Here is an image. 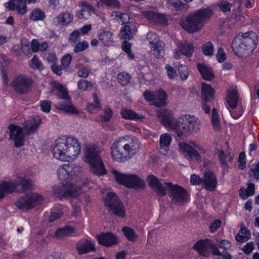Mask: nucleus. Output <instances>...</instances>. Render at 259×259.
<instances>
[{
  "mask_svg": "<svg viewBox=\"0 0 259 259\" xmlns=\"http://www.w3.org/2000/svg\"><path fill=\"white\" fill-rule=\"evenodd\" d=\"M167 96L165 91L160 90L158 91L157 97L154 101V105L158 107L164 106L166 104Z\"/></svg>",
  "mask_w": 259,
  "mask_h": 259,
  "instance_id": "obj_29",
  "label": "nucleus"
},
{
  "mask_svg": "<svg viewBox=\"0 0 259 259\" xmlns=\"http://www.w3.org/2000/svg\"><path fill=\"white\" fill-rule=\"evenodd\" d=\"M201 94L203 101L211 102L214 98V90L210 85L203 82L201 83Z\"/></svg>",
  "mask_w": 259,
  "mask_h": 259,
  "instance_id": "obj_24",
  "label": "nucleus"
},
{
  "mask_svg": "<svg viewBox=\"0 0 259 259\" xmlns=\"http://www.w3.org/2000/svg\"><path fill=\"white\" fill-rule=\"evenodd\" d=\"M98 241L100 244L108 247L117 244L118 238L113 234L107 232L98 236Z\"/></svg>",
  "mask_w": 259,
  "mask_h": 259,
  "instance_id": "obj_19",
  "label": "nucleus"
},
{
  "mask_svg": "<svg viewBox=\"0 0 259 259\" xmlns=\"http://www.w3.org/2000/svg\"><path fill=\"white\" fill-rule=\"evenodd\" d=\"M171 141V137L169 134H162L160 138V148L166 152L169 149V146Z\"/></svg>",
  "mask_w": 259,
  "mask_h": 259,
  "instance_id": "obj_31",
  "label": "nucleus"
},
{
  "mask_svg": "<svg viewBox=\"0 0 259 259\" xmlns=\"http://www.w3.org/2000/svg\"><path fill=\"white\" fill-rule=\"evenodd\" d=\"M17 185L9 182H4L0 184V199L5 196L4 193L13 192L16 189Z\"/></svg>",
  "mask_w": 259,
  "mask_h": 259,
  "instance_id": "obj_27",
  "label": "nucleus"
},
{
  "mask_svg": "<svg viewBox=\"0 0 259 259\" xmlns=\"http://www.w3.org/2000/svg\"><path fill=\"white\" fill-rule=\"evenodd\" d=\"M203 53L205 55L210 56L213 55V48L211 42H207L203 48Z\"/></svg>",
  "mask_w": 259,
  "mask_h": 259,
  "instance_id": "obj_53",
  "label": "nucleus"
},
{
  "mask_svg": "<svg viewBox=\"0 0 259 259\" xmlns=\"http://www.w3.org/2000/svg\"><path fill=\"white\" fill-rule=\"evenodd\" d=\"M147 180L149 185L158 195L164 196L166 191H168L171 201L174 204L182 205L187 201L188 192L182 187L174 185L171 182H165L163 185L159 179L153 175L148 176Z\"/></svg>",
  "mask_w": 259,
  "mask_h": 259,
  "instance_id": "obj_2",
  "label": "nucleus"
},
{
  "mask_svg": "<svg viewBox=\"0 0 259 259\" xmlns=\"http://www.w3.org/2000/svg\"><path fill=\"white\" fill-rule=\"evenodd\" d=\"M20 184L22 186L23 191L31 190L32 189V181L29 179H22L20 180Z\"/></svg>",
  "mask_w": 259,
  "mask_h": 259,
  "instance_id": "obj_47",
  "label": "nucleus"
},
{
  "mask_svg": "<svg viewBox=\"0 0 259 259\" xmlns=\"http://www.w3.org/2000/svg\"><path fill=\"white\" fill-rule=\"evenodd\" d=\"M105 205L107 207L110 213L114 214L118 217H123L125 212L122 202L116 193L110 192L105 198Z\"/></svg>",
  "mask_w": 259,
  "mask_h": 259,
  "instance_id": "obj_10",
  "label": "nucleus"
},
{
  "mask_svg": "<svg viewBox=\"0 0 259 259\" xmlns=\"http://www.w3.org/2000/svg\"><path fill=\"white\" fill-rule=\"evenodd\" d=\"M8 128L10 131V138L14 140L15 146L20 147L23 146L25 137L22 128L14 124H10Z\"/></svg>",
  "mask_w": 259,
  "mask_h": 259,
  "instance_id": "obj_14",
  "label": "nucleus"
},
{
  "mask_svg": "<svg viewBox=\"0 0 259 259\" xmlns=\"http://www.w3.org/2000/svg\"><path fill=\"white\" fill-rule=\"evenodd\" d=\"M257 42V36L254 32L240 33L234 38L232 48L235 55L246 57L256 48Z\"/></svg>",
  "mask_w": 259,
  "mask_h": 259,
  "instance_id": "obj_6",
  "label": "nucleus"
},
{
  "mask_svg": "<svg viewBox=\"0 0 259 259\" xmlns=\"http://www.w3.org/2000/svg\"><path fill=\"white\" fill-rule=\"evenodd\" d=\"M42 200L41 195L36 193H31L20 198L16 201L15 205L20 209L27 210L40 204Z\"/></svg>",
  "mask_w": 259,
  "mask_h": 259,
  "instance_id": "obj_11",
  "label": "nucleus"
},
{
  "mask_svg": "<svg viewBox=\"0 0 259 259\" xmlns=\"http://www.w3.org/2000/svg\"><path fill=\"white\" fill-rule=\"evenodd\" d=\"M167 4L168 7H173L177 11H182L186 7V4L181 0H167Z\"/></svg>",
  "mask_w": 259,
  "mask_h": 259,
  "instance_id": "obj_37",
  "label": "nucleus"
},
{
  "mask_svg": "<svg viewBox=\"0 0 259 259\" xmlns=\"http://www.w3.org/2000/svg\"><path fill=\"white\" fill-rule=\"evenodd\" d=\"M218 7L225 14L229 15L230 14L232 4L228 1H222L218 4Z\"/></svg>",
  "mask_w": 259,
  "mask_h": 259,
  "instance_id": "obj_39",
  "label": "nucleus"
},
{
  "mask_svg": "<svg viewBox=\"0 0 259 259\" xmlns=\"http://www.w3.org/2000/svg\"><path fill=\"white\" fill-rule=\"evenodd\" d=\"M112 33L109 31H104L99 34V40L105 46H109L113 42Z\"/></svg>",
  "mask_w": 259,
  "mask_h": 259,
  "instance_id": "obj_34",
  "label": "nucleus"
},
{
  "mask_svg": "<svg viewBox=\"0 0 259 259\" xmlns=\"http://www.w3.org/2000/svg\"><path fill=\"white\" fill-rule=\"evenodd\" d=\"M122 118L132 120H139L144 118V116L139 115L130 109H123L121 112Z\"/></svg>",
  "mask_w": 259,
  "mask_h": 259,
  "instance_id": "obj_32",
  "label": "nucleus"
},
{
  "mask_svg": "<svg viewBox=\"0 0 259 259\" xmlns=\"http://www.w3.org/2000/svg\"><path fill=\"white\" fill-rule=\"evenodd\" d=\"M111 16L114 19H118L122 23H126L129 21V17L126 13H122L118 11H113Z\"/></svg>",
  "mask_w": 259,
  "mask_h": 259,
  "instance_id": "obj_41",
  "label": "nucleus"
},
{
  "mask_svg": "<svg viewBox=\"0 0 259 259\" xmlns=\"http://www.w3.org/2000/svg\"><path fill=\"white\" fill-rule=\"evenodd\" d=\"M178 47L181 54L187 57H191L194 52V47L192 44L188 42L180 43Z\"/></svg>",
  "mask_w": 259,
  "mask_h": 259,
  "instance_id": "obj_28",
  "label": "nucleus"
},
{
  "mask_svg": "<svg viewBox=\"0 0 259 259\" xmlns=\"http://www.w3.org/2000/svg\"><path fill=\"white\" fill-rule=\"evenodd\" d=\"M197 68L204 79L210 80L214 78L212 69L210 67L203 64L198 63Z\"/></svg>",
  "mask_w": 259,
  "mask_h": 259,
  "instance_id": "obj_26",
  "label": "nucleus"
},
{
  "mask_svg": "<svg viewBox=\"0 0 259 259\" xmlns=\"http://www.w3.org/2000/svg\"><path fill=\"white\" fill-rule=\"evenodd\" d=\"M245 231V235H240V233L237 234L235 236V239L239 242H243L247 241L250 237V234L246 228H241L240 233L243 234V231Z\"/></svg>",
  "mask_w": 259,
  "mask_h": 259,
  "instance_id": "obj_43",
  "label": "nucleus"
},
{
  "mask_svg": "<svg viewBox=\"0 0 259 259\" xmlns=\"http://www.w3.org/2000/svg\"><path fill=\"white\" fill-rule=\"evenodd\" d=\"M41 121L38 116L28 118L23 124V128L26 134L29 135L36 131L40 124Z\"/></svg>",
  "mask_w": 259,
  "mask_h": 259,
  "instance_id": "obj_18",
  "label": "nucleus"
},
{
  "mask_svg": "<svg viewBox=\"0 0 259 259\" xmlns=\"http://www.w3.org/2000/svg\"><path fill=\"white\" fill-rule=\"evenodd\" d=\"M157 115L162 124L174 131L179 139H186L200 129V122L195 116L185 114L177 120L170 110L161 109Z\"/></svg>",
  "mask_w": 259,
  "mask_h": 259,
  "instance_id": "obj_1",
  "label": "nucleus"
},
{
  "mask_svg": "<svg viewBox=\"0 0 259 259\" xmlns=\"http://www.w3.org/2000/svg\"><path fill=\"white\" fill-rule=\"evenodd\" d=\"M190 181L192 185L202 184V178H201L198 175L193 174L191 176Z\"/></svg>",
  "mask_w": 259,
  "mask_h": 259,
  "instance_id": "obj_61",
  "label": "nucleus"
},
{
  "mask_svg": "<svg viewBox=\"0 0 259 259\" xmlns=\"http://www.w3.org/2000/svg\"><path fill=\"white\" fill-rule=\"evenodd\" d=\"M117 182L126 187L136 189H142L145 187L143 181L135 175H124L115 169L112 170Z\"/></svg>",
  "mask_w": 259,
  "mask_h": 259,
  "instance_id": "obj_9",
  "label": "nucleus"
},
{
  "mask_svg": "<svg viewBox=\"0 0 259 259\" xmlns=\"http://www.w3.org/2000/svg\"><path fill=\"white\" fill-rule=\"evenodd\" d=\"M122 50L127 54L128 57L131 59H133L134 58L135 56L131 52V45L130 43L126 40H124L122 42Z\"/></svg>",
  "mask_w": 259,
  "mask_h": 259,
  "instance_id": "obj_50",
  "label": "nucleus"
},
{
  "mask_svg": "<svg viewBox=\"0 0 259 259\" xmlns=\"http://www.w3.org/2000/svg\"><path fill=\"white\" fill-rule=\"evenodd\" d=\"M212 13L209 7L202 8L189 14L185 19H181L180 24L189 32H197L203 27L205 22L210 19Z\"/></svg>",
  "mask_w": 259,
  "mask_h": 259,
  "instance_id": "obj_7",
  "label": "nucleus"
},
{
  "mask_svg": "<svg viewBox=\"0 0 259 259\" xmlns=\"http://www.w3.org/2000/svg\"><path fill=\"white\" fill-rule=\"evenodd\" d=\"M31 63L32 65V67L33 68L38 69L39 70L43 69L41 63L35 56H34L33 59L31 60Z\"/></svg>",
  "mask_w": 259,
  "mask_h": 259,
  "instance_id": "obj_60",
  "label": "nucleus"
},
{
  "mask_svg": "<svg viewBox=\"0 0 259 259\" xmlns=\"http://www.w3.org/2000/svg\"><path fill=\"white\" fill-rule=\"evenodd\" d=\"M118 79L122 85H125L130 81L131 77L127 73L122 72L118 74Z\"/></svg>",
  "mask_w": 259,
  "mask_h": 259,
  "instance_id": "obj_46",
  "label": "nucleus"
},
{
  "mask_svg": "<svg viewBox=\"0 0 259 259\" xmlns=\"http://www.w3.org/2000/svg\"><path fill=\"white\" fill-rule=\"evenodd\" d=\"M57 90V95L59 99L69 98L68 92L63 85L58 84L56 86Z\"/></svg>",
  "mask_w": 259,
  "mask_h": 259,
  "instance_id": "obj_42",
  "label": "nucleus"
},
{
  "mask_svg": "<svg viewBox=\"0 0 259 259\" xmlns=\"http://www.w3.org/2000/svg\"><path fill=\"white\" fill-rule=\"evenodd\" d=\"M164 43L162 41L158 42L157 44L151 46L153 54L157 58H161L164 54Z\"/></svg>",
  "mask_w": 259,
  "mask_h": 259,
  "instance_id": "obj_33",
  "label": "nucleus"
},
{
  "mask_svg": "<svg viewBox=\"0 0 259 259\" xmlns=\"http://www.w3.org/2000/svg\"><path fill=\"white\" fill-rule=\"evenodd\" d=\"M45 18L44 13L38 8L34 9L30 15V19L33 21L43 20Z\"/></svg>",
  "mask_w": 259,
  "mask_h": 259,
  "instance_id": "obj_36",
  "label": "nucleus"
},
{
  "mask_svg": "<svg viewBox=\"0 0 259 259\" xmlns=\"http://www.w3.org/2000/svg\"><path fill=\"white\" fill-rule=\"evenodd\" d=\"M147 39L149 41V44L153 46L158 43V42H161L158 36L154 33L151 32H148L147 34Z\"/></svg>",
  "mask_w": 259,
  "mask_h": 259,
  "instance_id": "obj_48",
  "label": "nucleus"
},
{
  "mask_svg": "<svg viewBox=\"0 0 259 259\" xmlns=\"http://www.w3.org/2000/svg\"><path fill=\"white\" fill-rule=\"evenodd\" d=\"M74 228L71 226H65L57 229L55 233V237L58 240H63L64 238L72 236L74 233Z\"/></svg>",
  "mask_w": 259,
  "mask_h": 259,
  "instance_id": "obj_25",
  "label": "nucleus"
},
{
  "mask_svg": "<svg viewBox=\"0 0 259 259\" xmlns=\"http://www.w3.org/2000/svg\"><path fill=\"white\" fill-rule=\"evenodd\" d=\"M82 171L81 167L76 164H66L59 167L58 170V177L60 181H69L74 176L79 175Z\"/></svg>",
  "mask_w": 259,
  "mask_h": 259,
  "instance_id": "obj_12",
  "label": "nucleus"
},
{
  "mask_svg": "<svg viewBox=\"0 0 259 259\" xmlns=\"http://www.w3.org/2000/svg\"><path fill=\"white\" fill-rule=\"evenodd\" d=\"M143 95L145 99L148 101H155L156 99V95L152 92L146 91Z\"/></svg>",
  "mask_w": 259,
  "mask_h": 259,
  "instance_id": "obj_64",
  "label": "nucleus"
},
{
  "mask_svg": "<svg viewBox=\"0 0 259 259\" xmlns=\"http://www.w3.org/2000/svg\"><path fill=\"white\" fill-rule=\"evenodd\" d=\"M90 12L81 8L80 10L77 11L76 13V16L79 19H88L90 16Z\"/></svg>",
  "mask_w": 259,
  "mask_h": 259,
  "instance_id": "obj_56",
  "label": "nucleus"
},
{
  "mask_svg": "<svg viewBox=\"0 0 259 259\" xmlns=\"http://www.w3.org/2000/svg\"><path fill=\"white\" fill-rule=\"evenodd\" d=\"M211 122L215 131L220 130L221 125L219 121V114L217 109L214 108L212 110Z\"/></svg>",
  "mask_w": 259,
  "mask_h": 259,
  "instance_id": "obj_38",
  "label": "nucleus"
},
{
  "mask_svg": "<svg viewBox=\"0 0 259 259\" xmlns=\"http://www.w3.org/2000/svg\"><path fill=\"white\" fill-rule=\"evenodd\" d=\"M73 15L69 12L60 13L53 19V24L56 26H66L73 20Z\"/></svg>",
  "mask_w": 259,
  "mask_h": 259,
  "instance_id": "obj_20",
  "label": "nucleus"
},
{
  "mask_svg": "<svg viewBox=\"0 0 259 259\" xmlns=\"http://www.w3.org/2000/svg\"><path fill=\"white\" fill-rule=\"evenodd\" d=\"M78 88L82 91L85 90H91L92 89V84L91 82L84 80L80 79L77 83Z\"/></svg>",
  "mask_w": 259,
  "mask_h": 259,
  "instance_id": "obj_45",
  "label": "nucleus"
},
{
  "mask_svg": "<svg viewBox=\"0 0 259 259\" xmlns=\"http://www.w3.org/2000/svg\"><path fill=\"white\" fill-rule=\"evenodd\" d=\"M52 152L56 159L69 161L79 154L80 146L77 139L73 137H65L56 140Z\"/></svg>",
  "mask_w": 259,
  "mask_h": 259,
  "instance_id": "obj_4",
  "label": "nucleus"
},
{
  "mask_svg": "<svg viewBox=\"0 0 259 259\" xmlns=\"http://www.w3.org/2000/svg\"><path fill=\"white\" fill-rule=\"evenodd\" d=\"M61 185L55 186L53 188V193L57 198L74 197L77 196L81 191V187L69 183L67 180L62 181Z\"/></svg>",
  "mask_w": 259,
  "mask_h": 259,
  "instance_id": "obj_8",
  "label": "nucleus"
},
{
  "mask_svg": "<svg viewBox=\"0 0 259 259\" xmlns=\"http://www.w3.org/2000/svg\"><path fill=\"white\" fill-rule=\"evenodd\" d=\"M76 248L78 254L87 253L90 251H95V248L93 244L88 240H80L76 244Z\"/></svg>",
  "mask_w": 259,
  "mask_h": 259,
  "instance_id": "obj_22",
  "label": "nucleus"
},
{
  "mask_svg": "<svg viewBox=\"0 0 259 259\" xmlns=\"http://www.w3.org/2000/svg\"><path fill=\"white\" fill-rule=\"evenodd\" d=\"M141 148V144L135 137L128 136L115 141L111 146L112 158L118 162H123L135 155Z\"/></svg>",
  "mask_w": 259,
  "mask_h": 259,
  "instance_id": "obj_3",
  "label": "nucleus"
},
{
  "mask_svg": "<svg viewBox=\"0 0 259 259\" xmlns=\"http://www.w3.org/2000/svg\"><path fill=\"white\" fill-rule=\"evenodd\" d=\"M250 171L252 172L253 177L256 180H259V162L257 164H252Z\"/></svg>",
  "mask_w": 259,
  "mask_h": 259,
  "instance_id": "obj_57",
  "label": "nucleus"
},
{
  "mask_svg": "<svg viewBox=\"0 0 259 259\" xmlns=\"http://www.w3.org/2000/svg\"><path fill=\"white\" fill-rule=\"evenodd\" d=\"M217 181L214 174L211 171H207L202 178V186L209 191H214L217 185Z\"/></svg>",
  "mask_w": 259,
  "mask_h": 259,
  "instance_id": "obj_16",
  "label": "nucleus"
},
{
  "mask_svg": "<svg viewBox=\"0 0 259 259\" xmlns=\"http://www.w3.org/2000/svg\"><path fill=\"white\" fill-rule=\"evenodd\" d=\"M26 1L28 3L36 2V0H11L7 4L10 10H16L19 14L24 15L27 12Z\"/></svg>",
  "mask_w": 259,
  "mask_h": 259,
  "instance_id": "obj_15",
  "label": "nucleus"
},
{
  "mask_svg": "<svg viewBox=\"0 0 259 259\" xmlns=\"http://www.w3.org/2000/svg\"><path fill=\"white\" fill-rule=\"evenodd\" d=\"M32 83V79L23 74L15 77L12 82L15 91L21 94L29 93L31 91Z\"/></svg>",
  "mask_w": 259,
  "mask_h": 259,
  "instance_id": "obj_13",
  "label": "nucleus"
},
{
  "mask_svg": "<svg viewBox=\"0 0 259 259\" xmlns=\"http://www.w3.org/2000/svg\"><path fill=\"white\" fill-rule=\"evenodd\" d=\"M94 103H90L87 105L86 109L90 113H93L97 109L101 107V105L97 96L96 94L93 95Z\"/></svg>",
  "mask_w": 259,
  "mask_h": 259,
  "instance_id": "obj_40",
  "label": "nucleus"
},
{
  "mask_svg": "<svg viewBox=\"0 0 259 259\" xmlns=\"http://www.w3.org/2000/svg\"><path fill=\"white\" fill-rule=\"evenodd\" d=\"M89 47V43L87 41H82L78 43L74 49L75 53H79L84 51Z\"/></svg>",
  "mask_w": 259,
  "mask_h": 259,
  "instance_id": "obj_51",
  "label": "nucleus"
},
{
  "mask_svg": "<svg viewBox=\"0 0 259 259\" xmlns=\"http://www.w3.org/2000/svg\"><path fill=\"white\" fill-rule=\"evenodd\" d=\"M179 73L180 77L182 80H185L187 78L189 75V70L187 66L180 65L178 68Z\"/></svg>",
  "mask_w": 259,
  "mask_h": 259,
  "instance_id": "obj_49",
  "label": "nucleus"
},
{
  "mask_svg": "<svg viewBox=\"0 0 259 259\" xmlns=\"http://www.w3.org/2000/svg\"><path fill=\"white\" fill-rule=\"evenodd\" d=\"M211 244L209 240H200L194 244L193 248L197 250L200 255L206 256L208 254L207 250L210 248Z\"/></svg>",
  "mask_w": 259,
  "mask_h": 259,
  "instance_id": "obj_21",
  "label": "nucleus"
},
{
  "mask_svg": "<svg viewBox=\"0 0 259 259\" xmlns=\"http://www.w3.org/2000/svg\"><path fill=\"white\" fill-rule=\"evenodd\" d=\"M254 243L253 242L247 243V244L242 248V250L246 254H249L253 250Z\"/></svg>",
  "mask_w": 259,
  "mask_h": 259,
  "instance_id": "obj_62",
  "label": "nucleus"
},
{
  "mask_svg": "<svg viewBox=\"0 0 259 259\" xmlns=\"http://www.w3.org/2000/svg\"><path fill=\"white\" fill-rule=\"evenodd\" d=\"M120 37L123 39H130L132 37L131 28L129 26L125 25L123 28L120 30Z\"/></svg>",
  "mask_w": 259,
  "mask_h": 259,
  "instance_id": "obj_44",
  "label": "nucleus"
},
{
  "mask_svg": "<svg viewBox=\"0 0 259 259\" xmlns=\"http://www.w3.org/2000/svg\"><path fill=\"white\" fill-rule=\"evenodd\" d=\"M165 69L167 71V76L170 79H174L177 76V73L176 69L169 64L165 66Z\"/></svg>",
  "mask_w": 259,
  "mask_h": 259,
  "instance_id": "obj_55",
  "label": "nucleus"
},
{
  "mask_svg": "<svg viewBox=\"0 0 259 259\" xmlns=\"http://www.w3.org/2000/svg\"><path fill=\"white\" fill-rule=\"evenodd\" d=\"M71 59V55H66L64 56L61 60L62 66L64 68L68 67L70 64Z\"/></svg>",
  "mask_w": 259,
  "mask_h": 259,
  "instance_id": "obj_63",
  "label": "nucleus"
},
{
  "mask_svg": "<svg viewBox=\"0 0 259 259\" xmlns=\"http://www.w3.org/2000/svg\"><path fill=\"white\" fill-rule=\"evenodd\" d=\"M226 101L232 109L236 108L238 102V96L236 91L234 90L229 91Z\"/></svg>",
  "mask_w": 259,
  "mask_h": 259,
  "instance_id": "obj_30",
  "label": "nucleus"
},
{
  "mask_svg": "<svg viewBox=\"0 0 259 259\" xmlns=\"http://www.w3.org/2000/svg\"><path fill=\"white\" fill-rule=\"evenodd\" d=\"M51 102L50 101H42L40 102V107L41 110L46 113L50 111Z\"/></svg>",
  "mask_w": 259,
  "mask_h": 259,
  "instance_id": "obj_58",
  "label": "nucleus"
},
{
  "mask_svg": "<svg viewBox=\"0 0 259 259\" xmlns=\"http://www.w3.org/2000/svg\"><path fill=\"white\" fill-rule=\"evenodd\" d=\"M84 161L90 165V170L100 177L106 174L105 166L101 158L100 148L93 143H87L82 149Z\"/></svg>",
  "mask_w": 259,
  "mask_h": 259,
  "instance_id": "obj_5",
  "label": "nucleus"
},
{
  "mask_svg": "<svg viewBox=\"0 0 259 259\" xmlns=\"http://www.w3.org/2000/svg\"><path fill=\"white\" fill-rule=\"evenodd\" d=\"M103 4L107 6L113 8H118L120 7V4L117 0H100Z\"/></svg>",
  "mask_w": 259,
  "mask_h": 259,
  "instance_id": "obj_52",
  "label": "nucleus"
},
{
  "mask_svg": "<svg viewBox=\"0 0 259 259\" xmlns=\"http://www.w3.org/2000/svg\"><path fill=\"white\" fill-rule=\"evenodd\" d=\"M179 145L180 150L184 153V156L188 160H200L199 153L193 147L186 143H180Z\"/></svg>",
  "mask_w": 259,
  "mask_h": 259,
  "instance_id": "obj_17",
  "label": "nucleus"
},
{
  "mask_svg": "<svg viewBox=\"0 0 259 259\" xmlns=\"http://www.w3.org/2000/svg\"><path fill=\"white\" fill-rule=\"evenodd\" d=\"M217 58L218 62L220 63L224 61L226 59V54L222 48H220L218 49V53L217 54Z\"/></svg>",
  "mask_w": 259,
  "mask_h": 259,
  "instance_id": "obj_59",
  "label": "nucleus"
},
{
  "mask_svg": "<svg viewBox=\"0 0 259 259\" xmlns=\"http://www.w3.org/2000/svg\"><path fill=\"white\" fill-rule=\"evenodd\" d=\"M122 231L125 236L131 241H135L137 239V235L134 230L131 227L125 226L122 228Z\"/></svg>",
  "mask_w": 259,
  "mask_h": 259,
  "instance_id": "obj_35",
  "label": "nucleus"
},
{
  "mask_svg": "<svg viewBox=\"0 0 259 259\" xmlns=\"http://www.w3.org/2000/svg\"><path fill=\"white\" fill-rule=\"evenodd\" d=\"M56 107L58 110L65 111L67 113L74 114H77L78 113L75 107L71 103L70 98L65 99V101L57 103Z\"/></svg>",
  "mask_w": 259,
  "mask_h": 259,
  "instance_id": "obj_23",
  "label": "nucleus"
},
{
  "mask_svg": "<svg viewBox=\"0 0 259 259\" xmlns=\"http://www.w3.org/2000/svg\"><path fill=\"white\" fill-rule=\"evenodd\" d=\"M105 115L101 116V119L103 121H108L112 116V111L111 108L108 107L105 108L104 110Z\"/></svg>",
  "mask_w": 259,
  "mask_h": 259,
  "instance_id": "obj_54",
  "label": "nucleus"
}]
</instances>
